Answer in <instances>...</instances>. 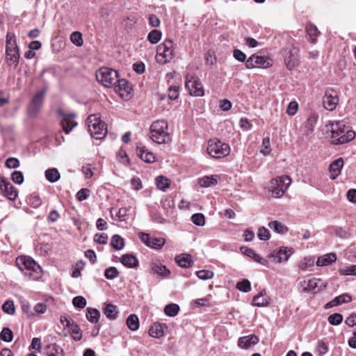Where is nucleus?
<instances>
[{"label": "nucleus", "mask_w": 356, "mask_h": 356, "mask_svg": "<svg viewBox=\"0 0 356 356\" xmlns=\"http://www.w3.org/2000/svg\"><path fill=\"white\" fill-rule=\"evenodd\" d=\"M355 136V132L349 129L343 120L331 124V142L334 145H342L352 141Z\"/></svg>", "instance_id": "f257e3e1"}, {"label": "nucleus", "mask_w": 356, "mask_h": 356, "mask_svg": "<svg viewBox=\"0 0 356 356\" xmlns=\"http://www.w3.org/2000/svg\"><path fill=\"white\" fill-rule=\"evenodd\" d=\"M16 265L23 273L33 280L39 279L42 275L41 267L31 257H18Z\"/></svg>", "instance_id": "f03ea898"}, {"label": "nucleus", "mask_w": 356, "mask_h": 356, "mask_svg": "<svg viewBox=\"0 0 356 356\" xmlns=\"http://www.w3.org/2000/svg\"><path fill=\"white\" fill-rule=\"evenodd\" d=\"M168 124L165 120H156L150 128L152 140L158 144H166L171 140L168 131Z\"/></svg>", "instance_id": "7ed1b4c3"}, {"label": "nucleus", "mask_w": 356, "mask_h": 356, "mask_svg": "<svg viewBox=\"0 0 356 356\" xmlns=\"http://www.w3.org/2000/svg\"><path fill=\"white\" fill-rule=\"evenodd\" d=\"M19 51L14 33L8 32L6 35V59L7 63L16 67L19 63Z\"/></svg>", "instance_id": "20e7f679"}, {"label": "nucleus", "mask_w": 356, "mask_h": 356, "mask_svg": "<svg viewBox=\"0 0 356 356\" xmlns=\"http://www.w3.org/2000/svg\"><path fill=\"white\" fill-rule=\"evenodd\" d=\"M89 131L92 138L99 140L103 138L107 132L106 124L100 120L97 114L90 115L87 118Z\"/></svg>", "instance_id": "39448f33"}, {"label": "nucleus", "mask_w": 356, "mask_h": 356, "mask_svg": "<svg viewBox=\"0 0 356 356\" xmlns=\"http://www.w3.org/2000/svg\"><path fill=\"white\" fill-rule=\"evenodd\" d=\"M291 184L289 176L282 175L272 179L269 182V191L276 197H282Z\"/></svg>", "instance_id": "423d86ee"}, {"label": "nucleus", "mask_w": 356, "mask_h": 356, "mask_svg": "<svg viewBox=\"0 0 356 356\" xmlns=\"http://www.w3.org/2000/svg\"><path fill=\"white\" fill-rule=\"evenodd\" d=\"M207 153L214 159H222L230 153L229 145L218 138L210 139L207 148Z\"/></svg>", "instance_id": "0eeeda50"}, {"label": "nucleus", "mask_w": 356, "mask_h": 356, "mask_svg": "<svg viewBox=\"0 0 356 356\" xmlns=\"http://www.w3.org/2000/svg\"><path fill=\"white\" fill-rule=\"evenodd\" d=\"M173 44L172 40H167L157 47L156 60L158 63L165 65L175 57Z\"/></svg>", "instance_id": "6e6552de"}, {"label": "nucleus", "mask_w": 356, "mask_h": 356, "mask_svg": "<svg viewBox=\"0 0 356 356\" xmlns=\"http://www.w3.org/2000/svg\"><path fill=\"white\" fill-rule=\"evenodd\" d=\"M46 93V89L43 88L37 91L32 96L27 108V113L30 117L34 118L40 112L43 106Z\"/></svg>", "instance_id": "1a4fd4ad"}, {"label": "nucleus", "mask_w": 356, "mask_h": 356, "mask_svg": "<svg viewBox=\"0 0 356 356\" xmlns=\"http://www.w3.org/2000/svg\"><path fill=\"white\" fill-rule=\"evenodd\" d=\"M118 73L109 67H101L96 72V79L105 87H111L118 81Z\"/></svg>", "instance_id": "9d476101"}, {"label": "nucleus", "mask_w": 356, "mask_h": 356, "mask_svg": "<svg viewBox=\"0 0 356 356\" xmlns=\"http://www.w3.org/2000/svg\"><path fill=\"white\" fill-rule=\"evenodd\" d=\"M186 88L190 95L196 97H202L204 95V88L197 76L187 74L186 76Z\"/></svg>", "instance_id": "9b49d317"}, {"label": "nucleus", "mask_w": 356, "mask_h": 356, "mask_svg": "<svg viewBox=\"0 0 356 356\" xmlns=\"http://www.w3.org/2000/svg\"><path fill=\"white\" fill-rule=\"evenodd\" d=\"M58 115L62 118V126L64 131L67 134L74 127L77 125V122L74 120L76 114L74 113H65L61 108L56 111Z\"/></svg>", "instance_id": "f8f14e48"}, {"label": "nucleus", "mask_w": 356, "mask_h": 356, "mask_svg": "<svg viewBox=\"0 0 356 356\" xmlns=\"http://www.w3.org/2000/svg\"><path fill=\"white\" fill-rule=\"evenodd\" d=\"M140 240L148 247L159 250L165 244V240L162 237H152L149 234L140 232L138 234Z\"/></svg>", "instance_id": "ddd939ff"}, {"label": "nucleus", "mask_w": 356, "mask_h": 356, "mask_svg": "<svg viewBox=\"0 0 356 356\" xmlns=\"http://www.w3.org/2000/svg\"><path fill=\"white\" fill-rule=\"evenodd\" d=\"M339 103V97L337 91L333 89H327L323 99L324 108L327 111H334Z\"/></svg>", "instance_id": "4468645a"}, {"label": "nucleus", "mask_w": 356, "mask_h": 356, "mask_svg": "<svg viewBox=\"0 0 356 356\" xmlns=\"http://www.w3.org/2000/svg\"><path fill=\"white\" fill-rule=\"evenodd\" d=\"M0 189L3 195L10 200H15L17 197L16 188L11 183L3 179L0 181Z\"/></svg>", "instance_id": "2eb2a0df"}, {"label": "nucleus", "mask_w": 356, "mask_h": 356, "mask_svg": "<svg viewBox=\"0 0 356 356\" xmlns=\"http://www.w3.org/2000/svg\"><path fill=\"white\" fill-rule=\"evenodd\" d=\"M136 152L138 156L146 163H152L156 161L155 155L144 145H138Z\"/></svg>", "instance_id": "dca6fc26"}, {"label": "nucleus", "mask_w": 356, "mask_h": 356, "mask_svg": "<svg viewBox=\"0 0 356 356\" xmlns=\"http://www.w3.org/2000/svg\"><path fill=\"white\" fill-rule=\"evenodd\" d=\"M259 341L258 337L254 334L240 337L238 345L240 348L248 350L256 345Z\"/></svg>", "instance_id": "f3484780"}, {"label": "nucleus", "mask_w": 356, "mask_h": 356, "mask_svg": "<svg viewBox=\"0 0 356 356\" xmlns=\"http://www.w3.org/2000/svg\"><path fill=\"white\" fill-rule=\"evenodd\" d=\"M112 86H114L115 90L119 93L121 97L124 95V92L129 93L131 90V86L128 83V81L124 79H119L118 78V81L115 84H113Z\"/></svg>", "instance_id": "a211bd4d"}, {"label": "nucleus", "mask_w": 356, "mask_h": 356, "mask_svg": "<svg viewBox=\"0 0 356 356\" xmlns=\"http://www.w3.org/2000/svg\"><path fill=\"white\" fill-rule=\"evenodd\" d=\"M46 356H65L63 349L56 343H50L44 347Z\"/></svg>", "instance_id": "6ab92c4d"}, {"label": "nucleus", "mask_w": 356, "mask_h": 356, "mask_svg": "<svg viewBox=\"0 0 356 356\" xmlns=\"http://www.w3.org/2000/svg\"><path fill=\"white\" fill-rule=\"evenodd\" d=\"M343 166V160L342 158L335 160L330 165V177L332 179H335L341 174Z\"/></svg>", "instance_id": "aec40b11"}, {"label": "nucleus", "mask_w": 356, "mask_h": 356, "mask_svg": "<svg viewBox=\"0 0 356 356\" xmlns=\"http://www.w3.org/2000/svg\"><path fill=\"white\" fill-rule=\"evenodd\" d=\"M292 251L291 249H287L286 248H280L278 250H276L272 254L275 259H277V262L282 263L284 261H286L290 255L291 254Z\"/></svg>", "instance_id": "412c9836"}, {"label": "nucleus", "mask_w": 356, "mask_h": 356, "mask_svg": "<svg viewBox=\"0 0 356 356\" xmlns=\"http://www.w3.org/2000/svg\"><path fill=\"white\" fill-rule=\"evenodd\" d=\"M320 282L319 279L312 278L307 280H304L300 282V286L304 292H310L314 291L317 286Z\"/></svg>", "instance_id": "4be33fe9"}, {"label": "nucleus", "mask_w": 356, "mask_h": 356, "mask_svg": "<svg viewBox=\"0 0 356 356\" xmlns=\"http://www.w3.org/2000/svg\"><path fill=\"white\" fill-rule=\"evenodd\" d=\"M337 255L335 253H329L318 257L316 265L318 266H325L330 265L337 261Z\"/></svg>", "instance_id": "5701e85b"}, {"label": "nucleus", "mask_w": 356, "mask_h": 356, "mask_svg": "<svg viewBox=\"0 0 356 356\" xmlns=\"http://www.w3.org/2000/svg\"><path fill=\"white\" fill-rule=\"evenodd\" d=\"M163 327H166L165 324L154 323L149 330V334L154 338H160L164 334Z\"/></svg>", "instance_id": "b1692460"}, {"label": "nucleus", "mask_w": 356, "mask_h": 356, "mask_svg": "<svg viewBox=\"0 0 356 356\" xmlns=\"http://www.w3.org/2000/svg\"><path fill=\"white\" fill-rule=\"evenodd\" d=\"M177 264L181 268H189L193 262L191 259V255L188 254H181L175 257Z\"/></svg>", "instance_id": "393cba45"}, {"label": "nucleus", "mask_w": 356, "mask_h": 356, "mask_svg": "<svg viewBox=\"0 0 356 356\" xmlns=\"http://www.w3.org/2000/svg\"><path fill=\"white\" fill-rule=\"evenodd\" d=\"M121 263L128 268H135L138 265V260L131 254H126L122 256Z\"/></svg>", "instance_id": "a878e982"}, {"label": "nucleus", "mask_w": 356, "mask_h": 356, "mask_svg": "<svg viewBox=\"0 0 356 356\" xmlns=\"http://www.w3.org/2000/svg\"><path fill=\"white\" fill-rule=\"evenodd\" d=\"M266 291L262 290L259 295L254 296L252 300V305L257 307H265L268 305V298L266 297Z\"/></svg>", "instance_id": "bb28decb"}, {"label": "nucleus", "mask_w": 356, "mask_h": 356, "mask_svg": "<svg viewBox=\"0 0 356 356\" xmlns=\"http://www.w3.org/2000/svg\"><path fill=\"white\" fill-rule=\"evenodd\" d=\"M152 272L162 277H165L170 274V270L161 264H153L151 266Z\"/></svg>", "instance_id": "cd10ccee"}, {"label": "nucleus", "mask_w": 356, "mask_h": 356, "mask_svg": "<svg viewBox=\"0 0 356 356\" xmlns=\"http://www.w3.org/2000/svg\"><path fill=\"white\" fill-rule=\"evenodd\" d=\"M241 250L245 255H246L250 258H252L255 261H257L259 264H264V262L266 261L262 257L257 254L254 252V250L251 248L243 247V248H241Z\"/></svg>", "instance_id": "c85d7f7f"}, {"label": "nucleus", "mask_w": 356, "mask_h": 356, "mask_svg": "<svg viewBox=\"0 0 356 356\" xmlns=\"http://www.w3.org/2000/svg\"><path fill=\"white\" fill-rule=\"evenodd\" d=\"M60 321L64 327H68L72 332L79 328V325L74 322V321L69 316H61Z\"/></svg>", "instance_id": "c756f323"}, {"label": "nucleus", "mask_w": 356, "mask_h": 356, "mask_svg": "<svg viewBox=\"0 0 356 356\" xmlns=\"http://www.w3.org/2000/svg\"><path fill=\"white\" fill-rule=\"evenodd\" d=\"M306 31H307V34L309 35V36L312 40V42L314 44L316 43V38L320 34V31L318 30L317 27L314 24H313L312 23H309L306 26Z\"/></svg>", "instance_id": "7c9ffc66"}, {"label": "nucleus", "mask_w": 356, "mask_h": 356, "mask_svg": "<svg viewBox=\"0 0 356 356\" xmlns=\"http://www.w3.org/2000/svg\"><path fill=\"white\" fill-rule=\"evenodd\" d=\"M104 314L111 320L115 319L118 314L117 307L113 304H107L104 309Z\"/></svg>", "instance_id": "2f4dec72"}, {"label": "nucleus", "mask_w": 356, "mask_h": 356, "mask_svg": "<svg viewBox=\"0 0 356 356\" xmlns=\"http://www.w3.org/2000/svg\"><path fill=\"white\" fill-rule=\"evenodd\" d=\"M86 318L92 323H97L99 321L100 317V313L97 309H92L90 307L86 309Z\"/></svg>", "instance_id": "473e14b6"}, {"label": "nucleus", "mask_w": 356, "mask_h": 356, "mask_svg": "<svg viewBox=\"0 0 356 356\" xmlns=\"http://www.w3.org/2000/svg\"><path fill=\"white\" fill-rule=\"evenodd\" d=\"M26 202L32 207L37 209L40 207L42 203V201L40 195L35 193L31 194L26 199Z\"/></svg>", "instance_id": "72a5a7b5"}, {"label": "nucleus", "mask_w": 356, "mask_h": 356, "mask_svg": "<svg viewBox=\"0 0 356 356\" xmlns=\"http://www.w3.org/2000/svg\"><path fill=\"white\" fill-rule=\"evenodd\" d=\"M217 175L205 176L199 180V184L202 187H209L217 184Z\"/></svg>", "instance_id": "f704fd0d"}, {"label": "nucleus", "mask_w": 356, "mask_h": 356, "mask_svg": "<svg viewBox=\"0 0 356 356\" xmlns=\"http://www.w3.org/2000/svg\"><path fill=\"white\" fill-rule=\"evenodd\" d=\"M352 298L347 293H344L334 298L332 300L330 301V305L331 306H337L343 303L350 302Z\"/></svg>", "instance_id": "c9c22d12"}, {"label": "nucleus", "mask_w": 356, "mask_h": 356, "mask_svg": "<svg viewBox=\"0 0 356 356\" xmlns=\"http://www.w3.org/2000/svg\"><path fill=\"white\" fill-rule=\"evenodd\" d=\"M46 179L51 182H56L60 179V173L56 168H49L45 171Z\"/></svg>", "instance_id": "e433bc0d"}, {"label": "nucleus", "mask_w": 356, "mask_h": 356, "mask_svg": "<svg viewBox=\"0 0 356 356\" xmlns=\"http://www.w3.org/2000/svg\"><path fill=\"white\" fill-rule=\"evenodd\" d=\"M127 325L129 329L136 331L139 327V320L136 314H131L127 319Z\"/></svg>", "instance_id": "4c0bfd02"}, {"label": "nucleus", "mask_w": 356, "mask_h": 356, "mask_svg": "<svg viewBox=\"0 0 356 356\" xmlns=\"http://www.w3.org/2000/svg\"><path fill=\"white\" fill-rule=\"evenodd\" d=\"M252 57L254 58V63H256L255 65L257 67L266 68L270 65V61L265 57L255 55H252Z\"/></svg>", "instance_id": "58836bf2"}, {"label": "nucleus", "mask_w": 356, "mask_h": 356, "mask_svg": "<svg viewBox=\"0 0 356 356\" xmlns=\"http://www.w3.org/2000/svg\"><path fill=\"white\" fill-rule=\"evenodd\" d=\"M268 226L270 229H273L275 232L279 234H283L286 232L288 229L286 227L283 225L281 222L274 220L268 223Z\"/></svg>", "instance_id": "ea45409f"}, {"label": "nucleus", "mask_w": 356, "mask_h": 356, "mask_svg": "<svg viewBox=\"0 0 356 356\" xmlns=\"http://www.w3.org/2000/svg\"><path fill=\"white\" fill-rule=\"evenodd\" d=\"M162 33L157 29L151 31L147 35V40L152 44H156L161 38Z\"/></svg>", "instance_id": "a19ab883"}, {"label": "nucleus", "mask_w": 356, "mask_h": 356, "mask_svg": "<svg viewBox=\"0 0 356 356\" xmlns=\"http://www.w3.org/2000/svg\"><path fill=\"white\" fill-rule=\"evenodd\" d=\"M270 140L269 137H266L263 139L262 144L260 147V152L264 156H268L270 154Z\"/></svg>", "instance_id": "79ce46f5"}, {"label": "nucleus", "mask_w": 356, "mask_h": 356, "mask_svg": "<svg viewBox=\"0 0 356 356\" xmlns=\"http://www.w3.org/2000/svg\"><path fill=\"white\" fill-rule=\"evenodd\" d=\"M111 245L114 249L120 250L124 245V239L120 236L115 234L112 237Z\"/></svg>", "instance_id": "37998d69"}, {"label": "nucleus", "mask_w": 356, "mask_h": 356, "mask_svg": "<svg viewBox=\"0 0 356 356\" xmlns=\"http://www.w3.org/2000/svg\"><path fill=\"white\" fill-rule=\"evenodd\" d=\"M179 310V307L177 304L167 305L164 308L165 314L168 316H175Z\"/></svg>", "instance_id": "c03bdc74"}, {"label": "nucleus", "mask_w": 356, "mask_h": 356, "mask_svg": "<svg viewBox=\"0 0 356 356\" xmlns=\"http://www.w3.org/2000/svg\"><path fill=\"white\" fill-rule=\"evenodd\" d=\"M156 184L159 189L165 191L167 188L169 187V180L163 176H159L156 179Z\"/></svg>", "instance_id": "a18cd8bd"}, {"label": "nucleus", "mask_w": 356, "mask_h": 356, "mask_svg": "<svg viewBox=\"0 0 356 356\" xmlns=\"http://www.w3.org/2000/svg\"><path fill=\"white\" fill-rule=\"evenodd\" d=\"M341 275L356 276V265H350L339 269Z\"/></svg>", "instance_id": "49530a36"}, {"label": "nucleus", "mask_w": 356, "mask_h": 356, "mask_svg": "<svg viewBox=\"0 0 356 356\" xmlns=\"http://www.w3.org/2000/svg\"><path fill=\"white\" fill-rule=\"evenodd\" d=\"M70 40L77 47L82 46L83 43L82 35L80 32L78 31H74L70 35Z\"/></svg>", "instance_id": "de8ad7c7"}, {"label": "nucleus", "mask_w": 356, "mask_h": 356, "mask_svg": "<svg viewBox=\"0 0 356 356\" xmlns=\"http://www.w3.org/2000/svg\"><path fill=\"white\" fill-rule=\"evenodd\" d=\"M327 321L332 325H339L343 321V316L341 314L335 313L329 316Z\"/></svg>", "instance_id": "09e8293b"}, {"label": "nucleus", "mask_w": 356, "mask_h": 356, "mask_svg": "<svg viewBox=\"0 0 356 356\" xmlns=\"http://www.w3.org/2000/svg\"><path fill=\"white\" fill-rule=\"evenodd\" d=\"M191 221L197 226H203L205 224L204 216L201 213H197L191 216Z\"/></svg>", "instance_id": "8fccbe9b"}, {"label": "nucleus", "mask_w": 356, "mask_h": 356, "mask_svg": "<svg viewBox=\"0 0 356 356\" xmlns=\"http://www.w3.org/2000/svg\"><path fill=\"white\" fill-rule=\"evenodd\" d=\"M314 259L312 258L304 259L299 263V270L302 271H305L307 268H311L314 266Z\"/></svg>", "instance_id": "3c124183"}, {"label": "nucleus", "mask_w": 356, "mask_h": 356, "mask_svg": "<svg viewBox=\"0 0 356 356\" xmlns=\"http://www.w3.org/2000/svg\"><path fill=\"white\" fill-rule=\"evenodd\" d=\"M104 276L108 280H113L119 276V272L115 267H109L105 270Z\"/></svg>", "instance_id": "603ef678"}, {"label": "nucleus", "mask_w": 356, "mask_h": 356, "mask_svg": "<svg viewBox=\"0 0 356 356\" xmlns=\"http://www.w3.org/2000/svg\"><path fill=\"white\" fill-rule=\"evenodd\" d=\"M236 289L241 291L248 293L251 290L250 282L248 280H243L236 284Z\"/></svg>", "instance_id": "864d4df0"}, {"label": "nucleus", "mask_w": 356, "mask_h": 356, "mask_svg": "<svg viewBox=\"0 0 356 356\" xmlns=\"http://www.w3.org/2000/svg\"><path fill=\"white\" fill-rule=\"evenodd\" d=\"M3 311L8 314H13L15 307L13 301L6 300L2 305Z\"/></svg>", "instance_id": "5fc2aeb1"}, {"label": "nucleus", "mask_w": 356, "mask_h": 356, "mask_svg": "<svg viewBox=\"0 0 356 356\" xmlns=\"http://www.w3.org/2000/svg\"><path fill=\"white\" fill-rule=\"evenodd\" d=\"M1 339L6 342H10L13 340V334L10 329L5 327L2 330L0 334Z\"/></svg>", "instance_id": "6e6d98bb"}, {"label": "nucleus", "mask_w": 356, "mask_h": 356, "mask_svg": "<svg viewBox=\"0 0 356 356\" xmlns=\"http://www.w3.org/2000/svg\"><path fill=\"white\" fill-rule=\"evenodd\" d=\"M335 234L341 238H348L350 236L349 232L345 230L341 227H334L333 228Z\"/></svg>", "instance_id": "4d7b16f0"}, {"label": "nucleus", "mask_w": 356, "mask_h": 356, "mask_svg": "<svg viewBox=\"0 0 356 356\" xmlns=\"http://www.w3.org/2000/svg\"><path fill=\"white\" fill-rule=\"evenodd\" d=\"M197 277L202 280H207L213 277V273L208 270H202L196 272Z\"/></svg>", "instance_id": "13d9d810"}, {"label": "nucleus", "mask_w": 356, "mask_h": 356, "mask_svg": "<svg viewBox=\"0 0 356 356\" xmlns=\"http://www.w3.org/2000/svg\"><path fill=\"white\" fill-rule=\"evenodd\" d=\"M72 304L75 307L83 309L86 306V300L83 296H76L72 300Z\"/></svg>", "instance_id": "bf43d9fd"}, {"label": "nucleus", "mask_w": 356, "mask_h": 356, "mask_svg": "<svg viewBox=\"0 0 356 356\" xmlns=\"http://www.w3.org/2000/svg\"><path fill=\"white\" fill-rule=\"evenodd\" d=\"M12 181L17 184H21L24 181V175L21 171L15 170L11 174Z\"/></svg>", "instance_id": "052dcab7"}, {"label": "nucleus", "mask_w": 356, "mask_h": 356, "mask_svg": "<svg viewBox=\"0 0 356 356\" xmlns=\"http://www.w3.org/2000/svg\"><path fill=\"white\" fill-rule=\"evenodd\" d=\"M298 108V104L295 101L291 102L287 106L286 113L291 116L294 115L297 113Z\"/></svg>", "instance_id": "680f3d73"}, {"label": "nucleus", "mask_w": 356, "mask_h": 356, "mask_svg": "<svg viewBox=\"0 0 356 356\" xmlns=\"http://www.w3.org/2000/svg\"><path fill=\"white\" fill-rule=\"evenodd\" d=\"M179 89V87L177 86H171L169 87L168 97L170 99L175 100L178 98Z\"/></svg>", "instance_id": "e2e57ef3"}, {"label": "nucleus", "mask_w": 356, "mask_h": 356, "mask_svg": "<svg viewBox=\"0 0 356 356\" xmlns=\"http://www.w3.org/2000/svg\"><path fill=\"white\" fill-rule=\"evenodd\" d=\"M257 236L260 240L263 241H266L270 238L269 231L264 227L259 229Z\"/></svg>", "instance_id": "0e129e2a"}, {"label": "nucleus", "mask_w": 356, "mask_h": 356, "mask_svg": "<svg viewBox=\"0 0 356 356\" xmlns=\"http://www.w3.org/2000/svg\"><path fill=\"white\" fill-rule=\"evenodd\" d=\"M6 166L8 168H17L19 166V161L17 158H8L6 161Z\"/></svg>", "instance_id": "69168bd1"}, {"label": "nucleus", "mask_w": 356, "mask_h": 356, "mask_svg": "<svg viewBox=\"0 0 356 356\" xmlns=\"http://www.w3.org/2000/svg\"><path fill=\"white\" fill-rule=\"evenodd\" d=\"M149 24L152 27H159L161 22L159 18L154 14H151L148 17Z\"/></svg>", "instance_id": "338daca9"}, {"label": "nucleus", "mask_w": 356, "mask_h": 356, "mask_svg": "<svg viewBox=\"0 0 356 356\" xmlns=\"http://www.w3.org/2000/svg\"><path fill=\"white\" fill-rule=\"evenodd\" d=\"M94 240L95 242L99 244H106L108 241V236L106 234H96L94 236Z\"/></svg>", "instance_id": "774afa93"}]
</instances>
